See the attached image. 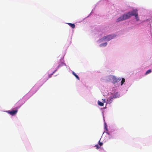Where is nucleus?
<instances>
[{"label": "nucleus", "mask_w": 152, "mask_h": 152, "mask_svg": "<svg viewBox=\"0 0 152 152\" xmlns=\"http://www.w3.org/2000/svg\"><path fill=\"white\" fill-rule=\"evenodd\" d=\"M113 97H109V98H107V102L108 103L110 104L113 101Z\"/></svg>", "instance_id": "0eeeda50"}, {"label": "nucleus", "mask_w": 152, "mask_h": 152, "mask_svg": "<svg viewBox=\"0 0 152 152\" xmlns=\"http://www.w3.org/2000/svg\"><path fill=\"white\" fill-rule=\"evenodd\" d=\"M110 79L112 80V83L113 84L118 83L121 80V78H117L114 76H110Z\"/></svg>", "instance_id": "f03ea898"}, {"label": "nucleus", "mask_w": 152, "mask_h": 152, "mask_svg": "<svg viewBox=\"0 0 152 152\" xmlns=\"http://www.w3.org/2000/svg\"><path fill=\"white\" fill-rule=\"evenodd\" d=\"M67 24L72 28H75V24H74L73 23H67Z\"/></svg>", "instance_id": "1a4fd4ad"}, {"label": "nucleus", "mask_w": 152, "mask_h": 152, "mask_svg": "<svg viewBox=\"0 0 152 152\" xmlns=\"http://www.w3.org/2000/svg\"><path fill=\"white\" fill-rule=\"evenodd\" d=\"M98 104L100 106H102L104 105V104L103 102H101L99 101H98Z\"/></svg>", "instance_id": "9b49d317"}, {"label": "nucleus", "mask_w": 152, "mask_h": 152, "mask_svg": "<svg viewBox=\"0 0 152 152\" xmlns=\"http://www.w3.org/2000/svg\"><path fill=\"white\" fill-rule=\"evenodd\" d=\"M102 102L103 103H104L105 102V99H102Z\"/></svg>", "instance_id": "f3484780"}, {"label": "nucleus", "mask_w": 152, "mask_h": 152, "mask_svg": "<svg viewBox=\"0 0 152 152\" xmlns=\"http://www.w3.org/2000/svg\"><path fill=\"white\" fill-rule=\"evenodd\" d=\"M56 71V70L54 71L53 72V73L51 74V75H53V74L55 72V71Z\"/></svg>", "instance_id": "a211bd4d"}, {"label": "nucleus", "mask_w": 152, "mask_h": 152, "mask_svg": "<svg viewBox=\"0 0 152 152\" xmlns=\"http://www.w3.org/2000/svg\"><path fill=\"white\" fill-rule=\"evenodd\" d=\"M124 82H125V79L124 78H122V80L121 81V85H122Z\"/></svg>", "instance_id": "4468645a"}, {"label": "nucleus", "mask_w": 152, "mask_h": 152, "mask_svg": "<svg viewBox=\"0 0 152 152\" xmlns=\"http://www.w3.org/2000/svg\"><path fill=\"white\" fill-rule=\"evenodd\" d=\"M106 124H105V128H107V126H106Z\"/></svg>", "instance_id": "6ab92c4d"}, {"label": "nucleus", "mask_w": 152, "mask_h": 152, "mask_svg": "<svg viewBox=\"0 0 152 152\" xmlns=\"http://www.w3.org/2000/svg\"><path fill=\"white\" fill-rule=\"evenodd\" d=\"M95 146L96 147V149H98L99 148V147L97 145H96Z\"/></svg>", "instance_id": "dca6fc26"}, {"label": "nucleus", "mask_w": 152, "mask_h": 152, "mask_svg": "<svg viewBox=\"0 0 152 152\" xmlns=\"http://www.w3.org/2000/svg\"><path fill=\"white\" fill-rule=\"evenodd\" d=\"M107 42L102 43L100 45V46L101 47L105 46L107 45Z\"/></svg>", "instance_id": "f8f14e48"}, {"label": "nucleus", "mask_w": 152, "mask_h": 152, "mask_svg": "<svg viewBox=\"0 0 152 152\" xmlns=\"http://www.w3.org/2000/svg\"><path fill=\"white\" fill-rule=\"evenodd\" d=\"M134 10H133L132 11L126 13L124 14V15L125 17V20H126L130 18L132 16H133V14Z\"/></svg>", "instance_id": "f257e3e1"}, {"label": "nucleus", "mask_w": 152, "mask_h": 152, "mask_svg": "<svg viewBox=\"0 0 152 152\" xmlns=\"http://www.w3.org/2000/svg\"><path fill=\"white\" fill-rule=\"evenodd\" d=\"M137 9H135L134 11V13L133 14V16H134L135 17V18L136 19V20L138 21L139 20V18L138 17V13L137 12Z\"/></svg>", "instance_id": "39448f33"}, {"label": "nucleus", "mask_w": 152, "mask_h": 152, "mask_svg": "<svg viewBox=\"0 0 152 152\" xmlns=\"http://www.w3.org/2000/svg\"><path fill=\"white\" fill-rule=\"evenodd\" d=\"M100 140H99V144L100 146H101L103 145V143L102 142H100Z\"/></svg>", "instance_id": "2eb2a0df"}, {"label": "nucleus", "mask_w": 152, "mask_h": 152, "mask_svg": "<svg viewBox=\"0 0 152 152\" xmlns=\"http://www.w3.org/2000/svg\"><path fill=\"white\" fill-rule=\"evenodd\" d=\"M151 72V69H149L146 71V73H145V75H147L150 73Z\"/></svg>", "instance_id": "ddd939ff"}, {"label": "nucleus", "mask_w": 152, "mask_h": 152, "mask_svg": "<svg viewBox=\"0 0 152 152\" xmlns=\"http://www.w3.org/2000/svg\"><path fill=\"white\" fill-rule=\"evenodd\" d=\"M72 74L75 76L76 77V78L78 80H80V78L74 72H72Z\"/></svg>", "instance_id": "9d476101"}, {"label": "nucleus", "mask_w": 152, "mask_h": 152, "mask_svg": "<svg viewBox=\"0 0 152 152\" xmlns=\"http://www.w3.org/2000/svg\"><path fill=\"white\" fill-rule=\"evenodd\" d=\"M115 35H109L106 36H105L103 38V39H106L107 41H109L113 39L115 37Z\"/></svg>", "instance_id": "7ed1b4c3"}, {"label": "nucleus", "mask_w": 152, "mask_h": 152, "mask_svg": "<svg viewBox=\"0 0 152 152\" xmlns=\"http://www.w3.org/2000/svg\"><path fill=\"white\" fill-rule=\"evenodd\" d=\"M7 112L12 115H15L18 112V110H12V111H7Z\"/></svg>", "instance_id": "20e7f679"}, {"label": "nucleus", "mask_w": 152, "mask_h": 152, "mask_svg": "<svg viewBox=\"0 0 152 152\" xmlns=\"http://www.w3.org/2000/svg\"><path fill=\"white\" fill-rule=\"evenodd\" d=\"M120 96V94L118 92L115 93L114 94V95L113 96V98H117L119 97Z\"/></svg>", "instance_id": "6e6552de"}, {"label": "nucleus", "mask_w": 152, "mask_h": 152, "mask_svg": "<svg viewBox=\"0 0 152 152\" xmlns=\"http://www.w3.org/2000/svg\"><path fill=\"white\" fill-rule=\"evenodd\" d=\"M124 20H125V17H124V15H123L117 19L116 22H117Z\"/></svg>", "instance_id": "423d86ee"}]
</instances>
